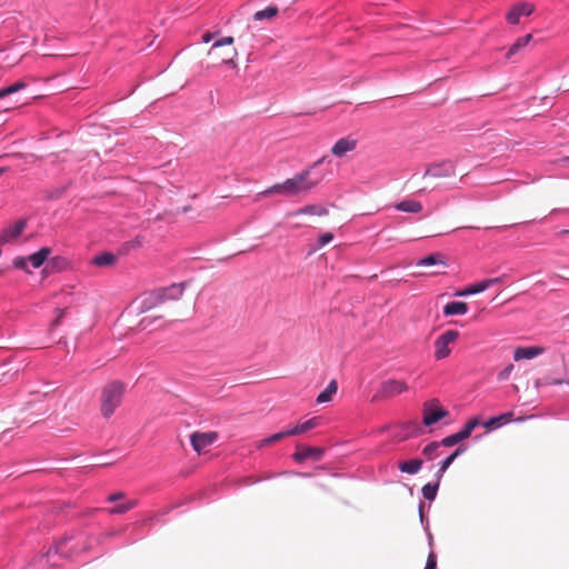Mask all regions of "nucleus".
Here are the masks:
<instances>
[{
	"label": "nucleus",
	"mask_w": 569,
	"mask_h": 569,
	"mask_svg": "<svg viewBox=\"0 0 569 569\" xmlns=\"http://www.w3.org/2000/svg\"><path fill=\"white\" fill-rule=\"evenodd\" d=\"M452 174H455V166L451 162L447 161L429 166L425 171L423 177L447 178Z\"/></svg>",
	"instance_id": "obj_11"
},
{
	"label": "nucleus",
	"mask_w": 569,
	"mask_h": 569,
	"mask_svg": "<svg viewBox=\"0 0 569 569\" xmlns=\"http://www.w3.org/2000/svg\"><path fill=\"white\" fill-rule=\"evenodd\" d=\"M286 437H291V435H290V433H287V430L280 431V432H278V433H274V435H272V436H270V437H268V438L263 439V440L260 442L259 447H264V446L273 445V443H276V442H278V441L282 440V439H283V438H286Z\"/></svg>",
	"instance_id": "obj_30"
},
{
	"label": "nucleus",
	"mask_w": 569,
	"mask_h": 569,
	"mask_svg": "<svg viewBox=\"0 0 569 569\" xmlns=\"http://www.w3.org/2000/svg\"><path fill=\"white\" fill-rule=\"evenodd\" d=\"M117 258L111 252H103L99 256H96L92 260V263L98 267H108L112 266L116 262Z\"/></svg>",
	"instance_id": "obj_27"
},
{
	"label": "nucleus",
	"mask_w": 569,
	"mask_h": 569,
	"mask_svg": "<svg viewBox=\"0 0 569 569\" xmlns=\"http://www.w3.org/2000/svg\"><path fill=\"white\" fill-rule=\"evenodd\" d=\"M440 446V442H431L429 445H427L423 449V455L428 456L429 458L432 457V455L437 451V449L439 448Z\"/></svg>",
	"instance_id": "obj_36"
},
{
	"label": "nucleus",
	"mask_w": 569,
	"mask_h": 569,
	"mask_svg": "<svg viewBox=\"0 0 569 569\" xmlns=\"http://www.w3.org/2000/svg\"><path fill=\"white\" fill-rule=\"evenodd\" d=\"M6 168H0V176L6 171Z\"/></svg>",
	"instance_id": "obj_49"
},
{
	"label": "nucleus",
	"mask_w": 569,
	"mask_h": 569,
	"mask_svg": "<svg viewBox=\"0 0 569 569\" xmlns=\"http://www.w3.org/2000/svg\"><path fill=\"white\" fill-rule=\"evenodd\" d=\"M512 370H513V365L507 366L502 371L499 372L498 379L501 381L507 380L509 378V376L511 375Z\"/></svg>",
	"instance_id": "obj_40"
},
{
	"label": "nucleus",
	"mask_w": 569,
	"mask_h": 569,
	"mask_svg": "<svg viewBox=\"0 0 569 569\" xmlns=\"http://www.w3.org/2000/svg\"><path fill=\"white\" fill-rule=\"evenodd\" d=\"M332 239H333V234L330 232H326L320 236L318 241H319L320 246H325V244L329 243Z\"/></svg>",
	"instance_id": "obj_42"
},
{
	"label": "nucleus",
	"mask_w": 569,
	"mask_h": 569,
	"mask_svg": "<svg viewBox=\"0 0 569 569\" xmlns=\"http://www.w3.org/2000/svg\"><path fill=\"white\" fill-rule=\"evenodd\" d=\"M325 158L317 160L310 168L302 170L301 172L295 174L292 178H289L283 181V197L292 198L300 194L308 193L311 189L317 187L320 182V179L310 180L311 169L317 167L323 162Z\"/></svg>",
	"instance_id": "obj_2"
},
{
	"label": "nucleus",
	"mask_w": 569,
	"mask_h": 569,
	"mask_svg": "<svg viewBox=\"0 0 569 569\" xmlns=\"http://www.w3.org/2000/svg\"><path fill=\"white\" fill-rule=\"evenodd\" d=\"M123 497H124L123 492H117V493L110 495L108 497V501L109 502H114V501H118V500L122 499Z\"/></svg>",
	"instance_id": "obj_46"
},
{
	"label": "nucleus",
	"mask_w": 569,
	"mask_h": 569,
	"mask_svg": "<svg viewBox=\"0 0 569 569\" xmlns=\"http://www.w3.org/2000/svg\"><path fill=\"white\" fill-rule=\"evenodd\" d=\"M465 451H466V448L463 446H460L449 457H447L440 465V468H439L440 476H442V473L446 472V470L450 467V465Z\"/></svg>",
	"instance_id": "obj_28"
},
{
	"label": "nucleus",
	"mask_w": 569,
	"mask_h": 569,
	"mask_svg": "<svg viewBox=\"0 0 569 569\" xmlns=\"http://www.w3.org/2000/svg\"><path fill=\"white\" fill-rule=\"evenodd\" d=\"M425 569H437V556L435 552L428 555Z\"/></svg>",
	"instance_id": "obj_37"
},
{
	"label": "nucleus",
	"mask_w": 569,
	"mask_h": 569,
	"mask_svg": "<svg viewBox=\"0 0 569 569\" xmlns=\"http://www.w3.org/2000/svg\"><path fill=\"white\" fill-rule=\"evenodd\" d=\"M435 264H440V266L446 267V262H445L443 256L441 253L429 254V256L420 259L417 262V266H419V267H428V266H435Z\"/></svg>",
	"instance_id": "obj_23"
},
{
	"label": "nucleus",
	"mask_w": 569,
	"mask_h": 569,
	"mask_svg": "<svg viewBox=\"0 0 569 569\" xmlns=\"http://www.w3.org/2000/svg\"><path fill=\"white\" fill-rule=\"evenodd\" d=\"M213 38V33L207 31L202 34V41L208 43L209 41H211Z\"/></svg>",
	"instance_id": "obj_48"
},
{
	"label": "nucleus",
	"mask_w": 569,
	"mask_h": 569,
	"mask_svg": "<svg viewBox=\"0 0 569 569\" xmlns=\"http://www.w3.org/2000/svg\"><path fill=\"white\" fill-rule=\"evenodd\" d=\"M472 293H480L488 289V283L485 280L470 284Z\"/></svg>",
	"instance_id": "obj_35"
},
{
	"label": "nucleus",
	"mask_w": 569,
	"mask_h": 569,
	"mask_svg": "<svg viewBox=\"0 0 569 569\" xmlns=\"http://www.w3.org/2000/svg\"><path fill=\"white\" fill-rule=\"evenodd\" d=\"M561 233H569V230H562Z\"/></svg>",
	"instance_id": "obj_50"
},
{
	"label": "nucleus",
	"mask_w": 569,
	"mask_h": 569,
	"mask_svg": "<svg viewBox=\"0 0 569 569\" xmlns=\"http://www.w3.org/2000/svg\"><path fill=\"white\" fill-rule=\"evenodd\" d=\"M438 488H439V483H435V485H431V483H427L422 487V495H423V498L427 499V500H433L437 496V491H438Z\"/></svg>",
	"instance_id": "obj_32"
},
{
	"label": "nucleus",
	"mask_w": 569,
	"mask_h": 569,
	"mask_svg": "<svg viewBox=\"0 0 569 569\" xmlns=\"http://www.w3.org/2000/svg\"><path fill=\"white\" fill-rule=\"evenodd\" d=\"M469 295H473L472 293V289L470 286H468L467 288H465L463 290H460L456 293V296H459V297H462V296H469Z\"/></svg>",
	"instance_id": "obj_47"
},
{
	"label": "nucleus",
	"mask_w": 569,
	"mask_h": 569,
	"mask_svg": "<svg viewBox=\"0 0 569 569\" xmlns=\"http://www.w3.org/2000/svg\"><path fill=\"white\" fill-rule=\"evenodd\" d=\"M337 390H338L337 381L331 380L328 383V386L326 387V389L318 395L317 402L325 403V402L330 401L332 399V396L337 392Z\"/></svg>",
	"instance_id": "obj_21"
},
{
	"label": "nucleus",
	"mask_w": 569,
	"mask_h": 569,
	"mask_svg": "<svg viewBox=\"0 0 569 569\" xmlns=\"http://www.w3.org/2000/svg\"><path fill=\"white\" fill-rule=\"evenodd\" d=\"M126 386L121 381H110L101 389L100 402L101 415L104 418H110L116 409L121 405Z\"/></svg>",
	"instance_id": "obj_3"
},
{
	"label": "nucleus",
	"mask_w": 569,
	"mask_h": 569,
	"mask_svg": "<svg viewBox=\"0 0 569 569\" xmlns=\"http://www.w3.org/2000/svg\"><path fill=\"white\" fill-rule=\"evenodd\" d=\"M409 390L405 380L388 379L381 382L377 397L390 399Z\"/></svg>",
	"instance_id": "obj_7"
},
{
	"label": "nucleus",
	"mask_w": 569,
	"mask_h": 569,
	"mask_svg": "<svg viewBox=\"0 0 569 569\" xmlns=\"http://www.w3.org/2000/svg\"><path fill=\"white\" fill-rule=\"evenodd\" d=\"M298 214H311V216H327L328 210L319 204H309L303 208L298 209L295 212L289 213V216H298Z\"/></svg>",
	"instance_id": "obj_18"
},
{
	"label": "nucleus",
	"mask_w": 569,
	"mask_h": 569,
	"mask_svg": "<svg viewBox=\"0 0 569 569\" xmlns=\"http://www.w3.org/2000/svg\"><path fill=\"white\" fill-rule=\"evenodd\" d=\"M512 417H513V413L512 412H505L502 415H499L497 417H492L490 418L487 422H485V427L487 429H493V428H497L499 426H502L509 421L512 420Z\"/></svg>",
	"instance_id": "obj_20"
},
{
	"label": "nucleus",
	"mask_w": 569,
	"mask_h": 569,
	"mask_svg": "<svg viewBox=\"0 0 569 569\" xmlns=\"http://www.w3.org/2000/svg\"><path fill=\"white\" fill-rule=\"evenodd\" d=\"M162 316H156V317H150V316H147V317H143L140 322H139V327L142 329V330H146L148 328L151 327V325L153 323L154 320L157 319H161Z\"/></svg>",
	"instance_id": "obj_34"
},
{
	"label": "nucleus",
	"mask_w": 569,
	"mask_h": 569,
	"mask_svg": "<svg viewBox=\"0 0 569 569\" xmlns=\"http://www.w3.org/2000/svg\"><path fill=\"white\" fill-rule=\"evenodd\" d=\"M535 10V6L529 2H522L516 4L507 14V20L509 23L517 24L520 21L521 17L530 16Z\"/></svg>",
	"instance_id": "obj_12"
},
{
	"label": "nucleus",
	"mask_w": 569,
	"mask_h": 569,
	"mask_svg": "<svg viewBox=\"0 0 569 569\" xmlns=\"http://www.w3.org/2000/svg\"><path fill=\"white\" fill-rule=\"evenodd\" d=\"M323 449L319 447H306L299 446L297 448L296 453L293 455V459L297 462H302L307 459H313L316 461L320 460L323 456Z\"/></svg>",
	"instance_id": "obj_13"
},
{
	"label": "nucleus",
	"mask_w": 569,
	"mask_h": 569,
	"mask_svg": "<svg viewBox=\"0 0 569 569\" xmlns=\"http://www.w3.org/2000/svg\"><path fill=\"white\" fill-rule=\"evenodd\" d=\"M218 438V433L214 431L209 432H193L190 436V441L192 445V448L198 453H201L204 451L206 448H208L210 445H212Z\"/></svg>",
	"instance_id": "obj_9"
},
{
	"label": "nucleus",
	"mask_w": 569,
	"mask_h": 569,
	"mask_svg": "<svg viewBox=\"0 0 569 569\" xmlns=\"http://www.w3.org/2000/svg\"><path fill=\"white\" fill-rule=\"evenodd\" d=\"M421 466H422V460H420V459H411V460H407V461L401 462L399 465V469L402 472H406V473H409V475H415V473H417L421 469Z\"/></svg>",
	"instance_id": "obj_22"
},
{
	"label": "nucleus",
	"mask_w": 569,
	"mask_h": 569,
	"mask_svg": "<svg viewBox=\"0 0 569 569\" xmlns=\"http://www.w3.org/2000/svg\"><path fill=\"white\" fill-rule=\"evenodd\" d=\"M279 10L276 6H269L263 10H259L253 14L256 21L271 20L278 14Z\"/></svg>",
	"instance_id": "obj_25"
},
{
	"label": "nucleus",
	"mask_w": 569,
	"mask_h": 569,
	"mask_svg": "<svg viewBox=\"0 0 569 569\" xmlns=\"http://www.w3.org/2000/svg\"><path fill=\"white\" fill-rule=\"evenodd\" d=\"M396 209L403 212L419 213L422 211V203L417 200H403L396 204Z\"/></svg>",
	"instance_id": "obj_19"
},
{
	"label": "nucleus",
	"mask_w": 569,
	"mask_h": 569,
	"mask_svg": "<svg viewBox=\"0 0 569 569\" xmlns=\"http://www.w3.org/2000/svg\"><path fill=\"white\" fill-rule=\"evenodd\" d=\"M543 351L545 349L539 346L518 347L513 352V359L516 361L533 359L543 353Z\"/></svg>",
	"instance_id": "obj_14"
},
{
	"label": "nucleus",
	"mask_w": 569,
	"mask_h": 569,
	"mask_svg": "<svg viewBox=\"0 0 569 569\" xmlns=\"http://www.w3.org/2000/svg\"><path fill=\"white\" fill-rule=\"evenodd\" d=\"M455 435L459 442L470 437V433L467 432L465 429H461L460 431L456 432Z\"/></svg>",
	"instance_id": "obj_44"
},
{
	"label": "nucleus",
	"mask_w": 569,
	"mask_h": 569,
	"mask_svg": "<svg viewBox=\"0 0 569 569\" xmlns=\"http://www.w3.org/2000/svg\"><path fill=\"white\" fill-rule=\"evenodd\" d=\"M136 506H137L136 500H129L121 505H117V506L112 507L111 509H109V512L110 513H124V512L131 510L132 508H134Z\"/></svg>",
	"instance_id": "obj_31"
},
{
	"label": "nucleus",
	"mask_w": 569,
	"mask_h": 569,
	"mask_svg": "<svg viewBox=\"0 0 569 569\" xmlns=\"http://www.w3.org/2000/svg\"><path fill=\"white\" fill-rule=\"evenodd\" d=\"M358 140L351 136L339 139L332 147L331 153L338 158L345 157L347 153L356 150Z\"/></svg>",
	"instance_id": "obj_10"
},
{
	"label": "nucleus",
	"mask_w": 569,
	"mask_h": 569,
	"mask_svg": "<svg viewBox=\"0 0 569 569\" xmlns=\"http://www.w3.org/2000/svg\"><path fill=\"white\" fill-rule=\"evenodd\" d=\"M283 189H284V188H283V182H281V183H276V184H273V186H271V187L267 188L266 190H263V191H261V192L257 193V194L254 196V199H253V200H254L256 202H258V201H260V199H261L262 197H269V196H273V194H281V196H283Z\"/></svg>",
	"instance_id": "obj_26"
},
{
	"label": "nucleus",
	"mask_w": 569,
	"mask_h": 569,
	"mask_svg": "<svg viewBox=\"0 0 569 569\" xmlns=\"http://www.w3.org/2000/svg\"><path fill=\"white\" fill-rule=\"evenodd\" d=\"M460 333L457 330H447L435 340L433 356L437 360L446 359L450 356V345L455 343Z\"/></svg>",
	"instance_id": "obj_5"
},
{
	"label": "nucleus",
	"mask_w": 569,
	"mask_h": 569,
	"mask_svg": "<svg viewBox=\"0 0 569 569\" xmlns=\"http://www.w3.org/2000/svg\"><path fill=\"white\" fill-rule=\"evenodd\" d=\"M319 425L318 418L309 419L300 425L295 426L293 428L287 429V433H290L291 436H298L301 433H305L313 428H316Z\"/></svg>",
	"instance_id": "obj_17"
},
{
	"label": "nucleus",
	"mask_w": 569,
	"mask_h": 569,
	"mask_svg": "<svg viewBox=\"0 0 569 569\" xmlns=\"http://www.w3.org/2000/svg\"><path fill=\"white\" fill-rule=\"evenodd\" d=\"M27 263H28V257L27 258L26 257H16L12 261V264L14 268L30 272Z\"/></svg>",
	"instance_id": "obj_33"
},
{
	"label": "nucleus",
	"mask_w": 569,
	"mask_h": 569,
	"mask_svg": "<svg viewBox=\"0 0 569 569\" xmlns=\"http://www.w3.org/2000/svg\"><path fill=\"white\" fill-rule=\"evenodd\" d=\"M562 383H563L562 379H549V378H546L543 380H538L536 382L537 386H540V385H562Z\"/></svg>",
	"instance_id": "obj_41"
},
{
	"label": "nucleus",
	"mask_w": 569,
	"mask_h": 569,
	"mask_svg": "<svg viewBox=\"0 0 569 569\" xmlns=\"http://www.w3.org/2000/svg\"><path fill=\"white\" fill-rule=\"evenodd\" d=\"M51 252L52 250L50 248L43 247L39 251L30 254L28 257V262H30L34 269H38L44 263Z\"/></svg>",
	"instance_id": "obj_15"
},
{
	"label": "nucleus",
	"mask_w": 569,
	"mask_h": 569,
	"mask_svg": "<svg viewBox=\"0 0 569 569\" xmlns=\"http://www.w3.org/2000/svg\"><path fill=\"white\" fill-rule=\"evenodd\" d=\"M233 37H224L217 40L208 51V56L211 57L218 64H228L232 68H237L236 59L238 51L233 47Z\"/></svg>",
	"instance_id": "obj_4"
},
{
	"label": "nucleus",
	"mask_w": 569,
	"mask_h": 569,
	"mask_svg": "<svg viewBox=\"0 0 569 569\" xmlns=\"http://www.w3.org/2000/svg\"><path fill=\"white\" fill-rule=\"evenodd\" d=\"M458 442L459 441H458L456 435L453 433V435H450V436L443 438L441 440L440 445L446 446V447H451V446L457 445Z\"/></svg>",
	"instance_id": "obj_38"
},
{
	"label": "nucleus",
	"mask_w": 569,
	"mask_h": 569,
	"mask_svg": "<svg viewBox=\"0 0 569 569\" xmlns=\"http://www.w3.org/2000/svg\"><path fill=\"white\" fill-rule=\"evenodd\" d=\"M27 228V220L20 219L8 224L0 232V244L14 243Z\"/></svg>",
	"instance_id": "obj_8"
},
{
	"label": "nucleus",
	"mask_w": 569,
	"mask_h": 569,
	"mask_svg": "<svg viewBox=\"0 0 569 569\" xmlns=\"http://www.w3.org/2000/svg\"><path fill=\"white\" fill-rule=\"evenodd\" d=\"M505 278H506V276H501V277H497V278L486 279L485 281H486V283H488V288H490L491 286L502 283L505 281Z\"/></svg>",
	"instance_id": "obj_43"
},
{
	"label": "nucleus",
	"mask_w": 569,
	"mask_h": 569,
	"mask_svg": "<svg viewBox=\"0 0 569 569\" xmlns=\"http://www.w3.org/2000/svg\"><path fill=\"white\" fill-rule=\"evenodd\" d=\"M184 290L183 283H173L166 288H160L150 292L141 295L136 301L137 310L139 313H146L159 307L167 300L179 299Z\"/></svg>",
	"instance_id": "obj_1"
},
{
	"label": "nucleus",
	"mask_w": 569,
	"mask_h": 569,
	"mask_svg": "<svg viewBox=\"0 0 569 569\" xmlns=\"http://www.w3.org/2000/svg\"><path fill=\"white\" fill-rule=\"evenodd\" d=\"M63 316H64V310L63 309H58L57 310V317L53 320L52 326H54V327L58 326L60 323L61 319L63 318Z\"/></svg>",
	"instance_id": "obj_45"
},
{
	"label": "nucleus",
	"mask_w": 569,
	"mask_h": 569,
	"mask_svg": "<svg viewBox=\"0 0 569 569\" xmlns=\"http://www.w3.org/2000/svg\"><path fill=\"white\" fill-rule=\"evenodd\" d=\"M532 39L531 34H526L523 37L518 38L515 43L509 48L507 52V59H510L513 54H516L520 49L525 48Z\"/></svg>",
	"instance_id": "obj_24"
},
{
	"label": "nucleus",
	"mask_w": 569,
	"mask_h": 569,
	"mask_svg": "<svg viewBox=\"0 0 569 569\" xmlns=\"http://www.w3.org/2000/svg\"><path fill=\"white\" fill-rule=\"evenodd\" d=\"M422 415L423 425L429 427L440 419L446 418L449 412L442 408L439 400L432 399L423 403Z\"/></svg>",
	"instance_id": "obj_6"
},
{
	"label": "nucleus",
	"mask_w": 569,
	"mask_h": 569,
	"mask_svg": "<svg viewBox=\"0 0 569 569\" xmlns=\"http://www.w3.org/2000/svg\"><path fill=\"white\" fill-rule=\"evenodd\" d=\"M468 311V305L462 301H451L443 308V315L446 317L465 315Z\"/></svg>",
	"instance_id": "obj_16"
},
{
	"label": "nucleus",
	"mask_w": 569,
	"mask_h": 569,
	"mask_svg": "<svg viewBox=\"0 0 569 569\" xmlns=\"http://www.w3.org/2000/svg\"><path fill=\"white\" fill-rule=\"evenodd\" d=\"M479 425H480L479 419H478V418H472V419H470V420L466 423V426L463 427V429H465L467 432H469V433L471 435V432L473 431V429H475L476 427H478Z\"/></svg>",
	"instance_id": "obj_39"
},
{
	"label": "nucleus",
	"mask_w": 569,
	"mask_h": 569,
	"mask_svg": "<svg viewBox=\"0 0 569 569\" xmlns=\"http://www.w3.org/2000/svg\"><path fill=\"white\" fill-rule=\"evenodd\" d=\"M26 87H27V83L24 81H17L16 83H13L9 87L0 89V99L7 97L9 94L16 93V92L24 89Z\"/></svg>",
	"instance_id": "obj_29"
}]
</instances>
